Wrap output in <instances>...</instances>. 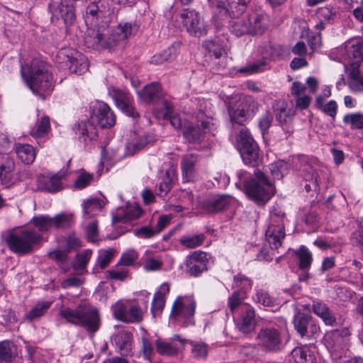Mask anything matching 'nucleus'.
<instances>
[{"instance_id": "obj_17", "label": "nucleus", "mask_w": 363, "mask_h": 363, "mask_svg": "<svg viewBox=\"0 0 363 363\" xmlns=\"http://www.w3.org/2000/svg\"><path fill=\"white\" fill-rule=\"evenodd\" d=\"M210 255L203 251H195L186 257L187 272L192 277H198L207 270Z\"/></svg>"}, {"instance_id": "obj_50", "label": "nucleus", "mask_w": 363, "mask_h": 363, "mask_svg": "<svg viewBox=\"0 0 363 363\" xmlns=\"http://www.w3.org/2000/svg\"><path fill=\"white\" fill-rule=\"evenodd\" d=\"M343 122L350 124L352 129L363 128V114L360 113L347 114L343 118Z\"/></svg>"}, {"instance_id": "obj_24", "label": "nucleus", "mask_w": 363, "mask_h": 363, "mask_svg": "<svg viewBox=\"0 0 363 363\" xmlns=\"http://www.w3.org/2000/svg\"><path fill=\"white\" fill-rule=\"evenodd\" d=\"M53 15L57 18H61L65 24L72 25L75 20L74 0H60Z\"/></svg>"}, {"instance_id": "obj_28", "label": "nucleus", "mask_w": 363, "mask_h": 363, "mask_svg": "<svg viewBox=\"0 0 363 363\" xmlns=\"http://www.w3.org/2000/svg\"><path fill=\"white\" fill-rule=\"evenodd\" d=\"M198 162V156L195 154L184 155L181 160L182 177L185 182L191 181L196 174V167Z\"/></svg>"}, {"instance_id": "obj_4", "label": "nucleus", "mask_w": 363, "mask_h": 363, "mask_svg": "<svg viewBox=\"0 0 363 363\" xmlns=\"http://www.w3.org/2000/svg\"><path fill=\"white\" fill-rule=\"evenodd\" d=\"M253 177L242 182L247 196L259 205L265 204L274 194L275 188L265 174L259 169L254 171Z\"/></svg>"}, {"instance_id": "obj_31", "label": "nucleus", "mask_w": 363, "mask_h": 363, "mask_svg": "<svg viewBox=\"0 0 363 363\" xmlns=\"http://www.w3.org/2000/svg\"><path fill=\"white\" fill-rule=\"evenodd\" d=\"M313 311L320 317L325 325H333L336 322V318L326 303L321 301L316 300L313 302Z\"/></svg>"}, {"instance_id": "obj_64", "label": "nucleus", "mask_w": 363, "mask_h": 363, "mask_svg": "<svg viewBox=\"0 0 363 363\" xmlns=\"http://www.w3.org/2000/svg\"><path fill=\"white\" fill-rule=\"evenodd\" d=\"M130 337L126 333L119 334L115 338V342L121 351L128 352L130 350Z\"/></svg>"}, {"instance_id": "obj_58", "label": "nucleus", "mask_w": 363, "mask_h": 363, "mask_svg": "<svg viewBox=\"0 0 363 363\" xmlns=\"http://www.w3.org/2000/svg\"><path fill=\"white\" fill-rule=\"evenodd\" d=\"M164 304L165 299L164 297L160 295L154 294L151 307V313L154 317H156L162 313Z\"/></svg>"}, {"instance_id": "obj_19", "label": "nucleus", "mask_w": 363, "mask_h": 363, "mask_svg": "<svg viewBox=\"0 0 363 363\" xmlns=\"http://www.w3.org/2000/svg\"><path fill=\"white\" fill-rule=\"evenodd\" d=\"M233 199L228 195H217L201 203V209L207 213H217L230 208Z\"/></svg>"}, {"instance_id": "obj_49", "label": "nucleus", "mask_w": 363, "mask_h": 363, "mask_svg": "<svg viewBox=\"0 0 363 363\" xmlns=\"http://www.w3.org/2000/svg\"><path fill=\"white\" fill-rule=\"evenodd\" d=\"M125 323H140L143 320V313L138 305H132L127 308Z\"/></svg>"}, {"instance_id": "obj_13", "label": "nucleus", "mask_w": 363, "mask_h": 363, "mask_svg": "<svg viewBox=\"0 0 363 363\" xmlns=\"http://www.w3.org/2000/svg\"><path fill=\"white\" fill-rule=\"evenodd\" d=\"M251 0H208L212 8L217 9L216 13L220 19L239 17L247 9Z\"/></svg>"}, {"instance_id": "obj_3", "label": "nucleus", "mask_w": 363, "mask_h": 363, "mask_svg": "<svg viewBox=\"0 0 363 363\" xmlns=\"http://www.w3.org/2000/svg\"><path fill=\"white\" fill-rule=\"evenodd\" d=\"M59 315L67 323L82 327L89 333H96L101 325L99 311L87 301H81L74 308L62 305Z\"/></svg>"}, {"instance_id": "obj_63", "label": "nucleus", "mask_w": 363, "mask_h": 363, "mask_svg": "<svg viewBox=\"0 0 363 363\" xmlns=\"http://www.w3.org/2000/svg\"><path fill=\"white\" fill-rule=\"evenodd\" d=\"M84 282V279L79 277L72 276L65 279L61 284L63 289L79 287Z\"/></svg>"}, {"instance_id": "obj_27", "label": "nucleus", "mask_w": 363, "mask_h": 363, "mask_svg": "<svg viewBox=\"0 0 363 363\" xmlns=\"http://www.w3.org/2000/svg\"><path fill=\"white\" fill-rule=\"evenodd\" d=\"M246 19L248 21L250 34H262L267 28L268 19L265 14L253 12L246 17Z\"/></svg>"}, {"instance_id": "obj_20", "label": "nucleus", "mask_w": 363, "mask_h": 363, "mask_svg": "<svg viewBox=\"0 0 363 363\" xmlns=\"http://www.w3.org/2000/svg\"><path fill=\"white\" fill-rule=\"evenodd\" d=\"M111 94L117 107L124 113L133 118L139 117L138 113L133 106V98L128 93L119 89H113Z\"/></svg>"}, {"instance_id": "obj_29", "label": "nucleus", "mask_w": 363, "mask_h": 363, "mask_svg": "<svg viewBox=\"0 0 363 363\" xmlns=\"http://www.w3.org/2000/svg\"><path fill=\"white\" fill-rule=\"evenodd\" d=\"M123 213H118L113 216L112 223L116 224L119 222L127 223L138 219L143 213L141 208L137 204H128L126 208L121 209Z\"/></svg>"}, {"instance_id": "obj_60", "label": "nucleus", "mask_w": 363, "mask_h": 363, "mask_svg": "<svg viewBox=\"0 0 363 363\" xmlns=\"http://www.w3.org/2000/svg\"><path fill=\"white\" fill-rule=\"evenodd\" d=\"M141 352L143 355L145 359L151 362L152 355L153 354V347L150 341L146 336H143L141 337Z\"/></svg>"}, {"instance_id": "obj_61", "label": "nucleus", "mask_w": 363, "mask_h": 363, "mask_svg": "<svg viewBox=\"0 0 363 363\" xmlns=\"http://www.w3.org/2000/svg\"><path fill=\"white\" fill-rule=\"evenodd\" d=\"M134 235L142 239H149L156 235L154 228L150 226H143L134 230Z\"/></svg>"}, {"instance_id": "obj_6", "label": "nucleus", "mask_w": 363, "mask_h": 363, "mask_svg": "<svg viewBox=\"0 0 363 363\" xmlns=\"http://www.w3.org/2000/svg\"><path fill=\"white\" fill-rule=\"evenodd\" d=\"M237 148L245 164L257 166L262 162L259 148L249 130L242 127L236 136Z\"/></svg>"}, {"instance_id": "obj_46", "label": "nucleus", "mask_w": 363, "mask_h": 363, "mask_svg": "<svg viewBox=\"0 0 363 363\" xmlns=\"http://www.w3.org/2000/svg\"><path fill=\"white\" fill-rule=\"evenodd\" d=\"M233 286L246 293L252 289V281L245 274H238L234 277Z\"/></svg>"}, {"instance_id": "obj_14", "label": "nucleus", "mask_w": 363, "mask_h": 363, "mask_svg": "<svg viewBox=\"0 0 363 363\" xmlns=\"http://www.w3.org/2000/svg\"><path fill=\"white\" fill-rule=\"evenodd\" d=\"M258 110L257 102L251 96H245L234 106L229 105L228 113L233 123L242 124L248 116Z\"/></svg>"}, {"instance_id": "obj_12", "label": "nucleus", "mask_w": 363, "mask_h": 363, "mask_svg": "<svg viewBox=\"0 0 363 363\" xmlns=\"http://www.w3.org/2000/svg\"><path fill=\"white\" fill-rule=\"evenodd\" d=\"M195 309L196 301L192 296H179L172 305L171 317L177 319L180 316L183 327L194 325Z\"/></svg>"}, {"instance_id": "obj_25", "label": "nucleus", "mask_w": 363, "mask_h": 363, "mask_svg": "<svg viewBox=\"0 0 363 363\" xmlns=\"http://www.w3.org/2000/svg\"><path fill=\"white\" fill-rule=\"evenodd\" d=\"M238 328L243 333H249L255 326V310L249 305L242 306L240 318L237 323Z\"/></svg>"}, {"instance_id": "obj_18", "label": "nucleus", "mask_w": 363, "mask_h": 363, "mask_svg": "<svg viewBox=\"0 0 363 363\" xmlns=\"http://www.w3.org/2000/svg\"><path fill=\"white\" fill-rule=\"evenodd\" d=\"M349 335L347 328L328 332L325 337V345L331 352L340 353L347 346Z\"/></svg>"}, {"instance_id": "obj_62", "label": "nucleus", "mask_w": 363, "mask_h": 363, "mask_svg": "<svg viewBox=\"0 0 363 363\" xmlns=\"http://www.w3.org/2000/svg\"><path fill=\"white\" fill-rule=\"evenodd\" d=\"M93 180V175L89 173L83 172L77 178L74 186L77 189H82L89 186Z\"/></svg>"}, {"instance_id": "obj_40", "label": "nucleus", "mask_w": 363, "mask_h": 363, "mask_svg": "<svg viewBox=\"0 0 363 363\" xmlns=\"http://www.w3.org/2000/svg\"><path fill=\"white\" fill-rule=\"evenodd\" d=\"M296 255L299 260L298 267L303 270L308 269L313 260L312 254L308 249L302 245L298 250L296 251Z\"/></svg>"}, {"instance_id": "obj_22", "label": "nucleus", "mask_w": 363, "mask_h": 363, "mask_svg": "<svg viewBox=\"0 0 363 363\" xmlns=\"http://www.w3.org/2000/svg\"><path fill=\"white\" fill-rule=\"evenodd\" d=\"M15 163L6 153L0 152V184L10 185L14 178Z\"/></svg>"}, {"instance_id": "obj_53", "label": "nucleus", "mask_w": 363, "mask_h": 363, "mask_svg": "<svg viewBox=\"0 0 363 363\" xmlns=\"http://www.w3.org/2000/svg\"><path fill=\"white\" fill-rule=\"evenodd\" d=\"M127 306L121 301H117L111 306L113 317L118 320L125 323Z\"/></svg>"}, {"instance_id": "obj_7", "label": "nucleus", "mask_w": 363, "mask_h": 363, "mask_svg": "<svg viewBox=\"0 0 363 363\" xmlns=\"http://www.w3.org/2000/svg\"><path fill=\"white\" fill-rule=\"evenodd\" d=\"M40 240V234L35 229H23L11 233L6 238L9 249L20 255L30 253L34 245Z\"/></svg>"}, {"instance_id": "obj_37", "label": "nucleus", "mask_w": 363, "mask_h": 363, "mask_svg": "<svg viewBox=\"0 0 363 363\" xmlns=\"http://www.w3.org/2000/svg\"><path fill=\"white\" fill-rule=\"evenodd\" d=\"M52 302L42 301L38 303L29 312L25 314L24 319L33 321L44 315L51 306Z\"/></svg>"}, {"instance_id": "obj_57", "label": "nucleus", "mask_w": 363, "mask_h": 363, "mask_svg": "<svg viewBox=\"0 0 363 363\" xmlns=\"http://www.w3.org/2000/svg\"><path fill=\"white\" fill-rule=\"evenodd\" d=\"M302 172L303 177L306 181L311 182L315 186L318 185L319 176L313 167L306 164L303 167Z\"/></svg>"}, {"instance_id": "obj_35", "label": "nucleus", "mask_w": 363, "mask_h": 363, "mask_svg": "<svg viewBox=\"0 0 363 363\" xmlns=\"http://www.w3.org/2000/svg\"><path fill=\"white\" fill-rule=\"evenodd\" d=\"M16 153L18 157L25 164H31L35 158L33 147L28 144H18L16 146Z\"/></svg>"}, {"instance_id": "obj_21", "label": "nucleus", "mask_w": 363, "mask_h": 363, "mask_svg": "<svg viewBox=\"0 0 363 363\" xmlns=\"http://www.w3.org/2000/svg\"><path fill=\"white\" fill-rule=\"evenodd\" d=\"M153 113L158 119H169L171 125L177 130L184 128V123L180 116L174 113L173 105L167 100H163L162 108H155Z\"/></svg>"}, {"instance_id": "obj_1", "label": "nucleus", "mask_w": 363, "mask_h": 363, "mask_svg": "<svg viewBox=\"0 0 363 363\" xmlns=\"http://www.w3.org/2000/svg\"><path fill=\"white\" fill-rule=\"evenodd\" d=\"M111 13L109 0H99L89 4L84 21L87 26L84 42L89 48L113 49L123 45L125 40L137 33L140 26L135 22L121 23L110 35L107 30V18Z\"/></svg>"}, {"instance_id": "obj_44", "label": "nucleus", "mask_w": 363, "mask_h": 363, "mask_svg": "<svg viewBox=\"0 0 363 363\" xmlns=\"http://www.w3.org/2000/svg\"><path fill=\"white\" fill-rule=\"evenodd\" d=\"M204 240L205 235L203 234L184 235L180 238V243L186 248L192 249L201 245Z\"/></svg>"}, {"instance_id": "obj_43", "label": "nucleus", "mask_w": 363, "mask_h": 363, "mask_svg": "<svg viewBox=\"0 0 363 363\" xmlns=\"http://www.w3.org/2000/svg\"><path fill=\"white\" fill-rule=\"evenodd\" d=\"M31 223L42 233L47 232L50 228L53 227L52 218L48 215L34 216Z\"/></svg>"}, {"instance_id": "obj_41", "label": "nucleus", "mask_w": 363, "mask_h": 363, "mask_svg": "<svg viewBox=\"0 0 363 363\" xmlns=\"http://www.w3.org/2000/svg\"><path fill=\"white\" fill-rule=\"evenodd\" d=\"M50 129V122L48 116H42L36 123V129L32 130V135L35 138L46 135Z\"/></svg>"}, {"instance_id": "obj_16", "label": "nucleus", "mask_w": 363, "mask_h": 363, "mask_svg": "<svg viewBox=\"0 0 363 363\" xmlns=\"http://www.w3.org/2000/svg\"><path fill=\"white\" fill-rule=\"evenodd\" d=\"M92 123L102 128H111L116 123V117L110 107L102 101H97L93 106Z\"/></svg>"}, {"instance_id": "obj_2", "label": "nucleus", "mask_w": 363, "mask_h": 363, "mask_svg": "<svg viewBox=\"0 0 363 363\" xmlns=\"http://www.w3.org/2000/svg\"><path fill=\"white\" fill-rule=\"evenodd\" d=\"M21 72L30 89L42 99L52 93L54 87L53 77L48 65L38 58L21 64Z\"/></svg>"}, {"instance_id": "obj_52", "label": "nucleus", "mask_w": 363, "mask_h": 363, "mask_svg": "<svg viewBox=\"0 0 363 363\" xmlns=\"http://www.w3.org/2000/svg\"><path fill=\"white\" fill-rule=\"evenodd\" d=\"M138 258V253L133 249L124 252L118 262V266H131L133 265Z\"/></svg>"}, {"instance_id": "obj_55", "label": "nucleus", "mask_w": 363, "mask_h": 363, "mask_svg": "<svg viewBox=\"0 0 363 363\" xmlns=\"http://www.w3.org/2000/svg\"><path fill=\"white\" fill-rule=\"evenodd\" d=\"M266 65L264 60H260L257 62L250 63L246 66L240 68L239 72L245 74H252L264 70V67Z\"/></svg>"}, {"instance_id": "obj_48", "label": "nucleus", "mask_w": 363, "mask_h": 363, "mask_svg": "<svg viewBox=\"0 0 363 363\" xmlns=\"http://www.w3.org/2000/svg\"><path fill=\"white\" fill-rule=\"evenodd\" d=\"M102 208L101 201L98 199H91L84 202L83 208L84 215L91 218Z\"/></svg>"}, {"instance_id": "obj_34", "label": "nucleus", "mask_w": 363, "mask_h": 363, "mask_svg": "<svg viewBox=\"0 0 363 363\" xmlns=\"http://www.w3.org/2000/svg\"><path fill=\"white\" fill-rule=\"evenodd\" d=\"M52 218L53 228L56 229H67L74 223V216L72 213L62 212Z\"/></svg>"}, {"instance_id": "obj_39", "label": "nucleus", "mask_w": 363, "mask_h": 363, "mask_svg": "<svg viewBox=\"0 0 363 363\" xmlns=\"http://www.w3.org/2000/svg\"><path fill=\"white\" fill-rule=\"evenodd\" d=\"M91 255L92 251L90 250H85L81 253L78 254L72 263L74 269L77 272H80L81 274H83L84 272H86V267L91 258Z\"/></svg>"}, {"instance_id": "obj_42", "label": "nucleus", "mask_w": 363, "mask_h": 363, "mask_svg": "<svg viewBox=\"0 0 363 363\" xmlns=\"http://www.w3.org/2000/svg\"><path fill=\"white\" fill-rule=\"evenodd\" d=\"M254 300L256 303H259L264 307H274L279 305L276 298L262 289L258 290L256 292Z\"/></svg>"}, {"instance_id": "obj_26", "label": "nucleus", "mask_w": 363, "mask_h": 363, "mask_svg": "<svg viewBox=\"0 0 363 363\" xmlns=\"http://www.w3.org/2000/svg\"><path fill=\"white\" fill-rule=\"evenodd\" d=\"M139 94L143 100L147 104H156L160 101L162 104V101L167 100L163 97L164 94L160 84L157 82H152L145 86Z\"/></svg>"}, {"instance_id": "obj_47", "label": "nucleus", "mask_w": 363, "mask_h": 363, "mask_svg": "<svg viewBox=\"0 0 363 363\" xmlns=\"http://www.w3.org/2000/svg\"><path fill=\"white\" fill-rule=\"evenodd\" d=\"M13 344L9 341L0 342V363H10L14 355L12 350Z\"/></svg>"}, {"instance_id": "obj_9", "label": "nucleus", "mask_w": 363, "mask_h": 363, "mask_svg": "<svg viewBox=\"0 0 363 363\" xmlns=\"http://www.w3.org/2000/svg\"><path fill=\"white\" fill-rule=\"evenodd\" d=\"M259 349L265 352H279L285 347L287 339L282 332L274 327L261 328L256 337Z\"/></svg>"}, {"instance_id": "obj_5", "label": "nucleus", "mask_w": 363, "mask_h": 363, "mask_svg": "<svg viewBox=\"0 0 363 363\" xmlns=\"http://www.w3.org/2000/svg\"><path fill=\"white\" fill-rule=\"evenodd\" d=\"M197 123L194 125L191 123L184 122L183 136L189 143H199L203 140L206 134L214 135L217 128L216 121L199 112L196 116Z\"/></svg>"}, {"instance_id": "obj_59", "label": "nucleus", "mask_w": 363, "mask_h": 363, "mask_svg": "<svg viewBox=\"0 0 363 363\" xmlns=\"http://www.w3.org/2000/svg\"><path fill=\"white\" fill-rule=\"evenodd\" d=\"M191 354L194 358H205L208 353V347L205 343L191 342Z\"/></svg>"}, {"instance_id": "obj_36", "label": "nucleus", "mask_w": 363, "mask_h": 363, "mask_svg": "<svg viewBox=\"0 0 363 363\" xmlns=\"http://www.w3.org/2000/svg\"><path fill=\"white\" fill-rule=\"evenodd\" d=\"M176 179V172L173 168H169L162 176L159 185V191L161 196H164L172 189V184Z\"/></svg>"}, {"instance_id": "obj_23", "label": "nucleus", "mask_w": 363, "mask_h": 363, "mask_svg": "<svg viewBox=\"0 0 363 363\" xmlns=\"http://www.w3.org/2000/svg\"><path fill=\"white\" fill-rule=\"evenodd\" d=\"M176 341H178L181 345H184L186 342V340L182 339L179 335H174L170 341L157 339L155 342L157 352L161 355L169 357L177 355L179 348L175 342Z\"/></svg>"}, {"instance_id": "obj_32", "label": "nucleus", "mask_w": 363, "mask_h": 363, "mask_svg": "<svg viewBox=\"0 0 363 363\" xmlns=\"http://www.w3.org/2000/svg\"><path fill=\"white\" fill-rule=\"evenodd\" d=\"M291 357L296 363H316L314 354L308 348L296 347L291 351Z\"/></svg>"}, {"instance_id": "obj_45", "label": "nucleus", "mask_w": 363, "mask_h": 363, "mask_svg": "<svg viewBox=\"0 0 363 363\" xmlns=\"http://www.w3.org/2000/svg\"><path fill=\"white\" fill-rule=\"evenodd\" d=\"M289 168L287 162L278 160L269 164V169L274 179H280L286 174Z\"/></svg>"}, {"instance_id": "obj_8", "label": "nucleus", "mask_w": 363, "mask_h": 363, "mask_svg": "<svg viewBox=\"0 0 363 363\" xmlns=\"http://www.w3.org/2000/svg\"><path fill=\"white\" fill-rule=\"evenodd\" d=\"M285 213L279 208H274L270 211L269 224L265 232V238L271 251L281 246L285 238Z\"/></svg>"}, {"instance_id": "obj_30", "label": "nucleus", "mask_w": 363, "mask_h": 363, "mask_svg": "<svg viewBox=\"0 0 363 363\" xmlns=\"http://www.w3.org/2000/svg\"><path fill=\"white\" fill-rule=\"evenodd\" d=\"M62 174H58L52 177L43 176L38 179V189L48 192H56L61 189Z\"/></svg>"}, {"instance_id": "obj_51", "label": "nucleus", "mask_w": 363, "mask_h": 363, "mask_svg": "<svg viewBox=\"0 0 363 363\" xmlns=\"http://www.w3.org/2000/svg\"><path fill=\"white\" fill-rule=\"evenodd\" d=\"M276 106L277 107L274 106V109L277 121L281 125L286 124L291 120V117L287 114L285 103H277Z\"/></svg>"}, {"instance_id": "obj_10", "label": "nucleus", "mask_w": 363, "mask_h": 363, "mask_svg": "<svg viewBox=\"0 0 363 363\" xmlns=\"http://www.w3.org/2000/svg\"><path fill=\"white\" fill-rule=\"evenodd\" d=\"M177 26L191 35L201 36L206 33L203 18L194 9H184L176 15Z\"/></svg>"}, {"instance_id": "obj_56", "label": "nucleus", "mask_w": 363, "mask_h": 363, "mask_svg": "<svg viewBox=\"0 0 363 363\" xmlns=\"http://www.w3.org/2000/svg\"><path fill=\"white\" fill-rule=\"evenodd\" d=\"M242 300L243 297L240 296L239 291H235L228 298V304L232 313H234L238 308H240V311H242V306L245 305L242 303Z\"/></svg>"}, {"instance_id": "obj_11", "label": "nucleus", "mask_w": 363, "mask_h": 363, "mask_svg": "<svg viewBox=\"0 0 363 363\" xmlns=\"http://www.w3.org/2000/svg\"><path fill=\"white\" fill-rule=\"evenodd\" d=\"M57 57L59 62L65 64L72 73L80 75L88 71L87 57L74 49L62 48L58 52Z\"/></svg>"}, {"instance_id": "obj_54", "label": "nucleus", "mask_w": 363, "mask_h": 363, "mask_svg": "<svg viewBox=\"0 0 363 363\" xmlns=\"http://www.w3.org/2000/svg\"><path fill=\"white\" fill-rule=\"evenodd\" d=\"M203 46L210 53L219 58L222 55L223 49L218 40H206L203 43Z\"/></svg>"}, {"instance_id": "obj_15", "label": "nucleus", "mask_w": 363, "mask_h": 363, "mask_svg": "<svg viewBox=\"0 0 363 363\" xmlns=\"http://www.w3.org/2000/svg\"><path fill=\"white\" fill-rule=\"evenodd\" d=\"M293 323L296 331L301 337L315 338L320 332L319 325L310 315L298 313L294 318Z\"/></svg>"}, {"instance_id": "obj_33", "label": "nucleus", "mask_w": 363, "mask_h": 363, "mask_svg": "<svg viewBox=\"0 0 363 363\" xmlns=\"http://www.w3.org/2000/svg\"><path fill=\"white\" fill-rule=\"evenodd\" d=\"M233 20L229 21V29L232 33L238 37L244 35L250 34V27H248V21L246 17L239 18L238 17L233 18Z\"/></svg>"}, {"instance_id": "obj_38", "label": "nucleus", "mask_w": 363, "mask_h": 363, "mask_svg": "<svg viewBox=\"0 0 363 363\" xmlns=\"http://www.w3.org/2000/svg\"><path fill=\"white\" fill-rule=\"evenodd\" d=\"M76 134L83 138L84 143H86L88 140H94L96 136L93 125L89 121L79 123Z\"/></svg>"}]
</instances>
